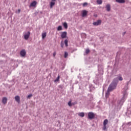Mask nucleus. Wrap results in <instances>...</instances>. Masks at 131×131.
Returning a JSON list of instances; mask_svg holds the SVG:
<instances>
[{
	"label": "nucleus",
	"mask_w": 131,
	"mask_h": 131,
	"mask_svg": "<svg viewBox=\"0 0 131 131\" xmlns=\"http://www.w3.org/2000/svg\"><path fill=\"white\" fill-rule=\"evenodd\" d=\"M117 85V83L116 82L113 81L110 84L108 88L107 89V91L105 93V97L108 98L109 95H110V92H112L113 90L116 89V86Z\"/></svg>",
	"instance_id": "nucleus-1"
},
{
	"label": "nucleus",
	"mask_w": 131,
	"mask_h": 131,
	"mask_svg": "<svg viewBox=\"0 0 131 131\" xmlns=\"http://www.w3.org/2000/svg\"><path fill=\"white\" fill-rule=\"evenodd\" d=\"M89 119H94L95 118V114L93 112H89L88 113Z\"/></svg>",
	"instance_id": "nucleus-2"
},
{
	"label": "nucleus",
	"mask_w": 131,
	"mask_h": 131,
	"mask_svg": "<svg viewBox=\"0 0 131 131\" xmlns=\"http://www.w3.org/2000/svg\"><path fill=\"white\" fill-rule=\"evenodd\" d=\"M30 36V32L28 31L27 32L25 33L24 38L25 39H26V40H27V39L29 38Z\"/></svg>",
	"instance_id": "nucleus-3"
},
{
	"label": "nucleus",
	"mask_w": 131,
	"mask_h": 131,
	"mask_svg": "<svg viewBox=\"0 0 131 131\" xmlns=\"http://www.w3.org/2000/svg\"><path fill=\"white\" fill-rule=\"evenodd\" d=\"M102 24V20H98L97 21L93 23V25L94 26H98V25H101Z\"/></svg>",
	"instance_id": "nucleus-4"
},
{
	"label": "nucleus",
	"mask_w": 131,
	"mask_h": 131,
	"mask_svg": "<svg viewBox=\"0 0 131 131\" xmlns=\"http://www.w3.org/2000/svg\"><path fill=\"white\" fill-rule=\"evenodd\" d=\"M61 38H66L67 37V32H62L61 34Z\"/></svg>",
	"instance_id": "nucleus-5"
},
{
	"label": "nucleus",
	"mask_w": 131,
	"mask_h": 131,
	"mask_svg": "<svg viewBox=\"0 0 131 131\" xmlns=\"http://www.w3.org/2000/svg\"><path fill=\"white\" fill-rule=\"evenodd\" d=\"M20 55L21 57H25L26 56V51L25 50H23L20 52Z\"/></svg>",
	"instance_id": "nucleus-6"
},
{
	"label": "nucleus",
	"mask_w": 131,
	"mask_h": 131,
	"mask_svg": "<svg viewBox=\"0 0 131 131\" xmlns=\"http://www.w3.org/2000/svg\"><path fill=\"white\" fill-rule=\"evenodd\" d=\"M105 8L106 9V11L107 12H110V11H111V6H110V4H107Z\"/></svg>",
	"instance_id": "nucleus-7"
},
{
	"label": "nucleus",
	"mask_w": 131,
	"mask_h": 131,
	"mask_svg": "<svg viewBox=\"0 0 131 131\" xmlns=\"http://www.w3.org/2000/svg\"><path fill=\"white\" fill-rule=\"evenodd\" d=\"M7 102H8V98H7V97H3L2 99V103L6 104H7Z\"/></svg>",
	"instance_id": "nucleus-8"
},
{
	"label": "nucleus",
	"mask_w": 131,
	"mask_h": 131,
	"mask_svg": "<svg viewBox=\"0 0 131 131\" xmlns=\"http://www.w3.org/2000/svg\"><path fill=\"white\" fill-rule=\"evenodd\" d=\"M55 2H56V0H52V2L50 3V8H52L54 6H55Z\"/></svg>",
	"instance_id": "nucleus-9"
},
{
	"label": "nucleus",
	"mask_w": 131,
	"mask_h": 131,
	"mask_svg": "<svg viewBox=\"0 0 131 131\" xmlns=\"http://www.w3.org/2000/svg\"><path fill=\"white\" fill-rule=\"evenodd\" d=\"M15 100L17 103H20V96H16L15 97Z\"/></svg>",
	"instance_id": "nucleus-10"
},
{
	"label": "nucleus",
	"mask_w": 131,
	"mask_h": 131,
	"mask_svg": "<svg viewBox=\"0 0 131 131\" xmlns=\"http://www.w3.org/2000/svg\"><path fill=\"white\" fill-rule=\"evenodd\" d=\"M116 2L119 4H124L125 3V1L124 0H116Z\"/></svg>",
	"instance_id": "nucleus-11"
},
{
	"label": "nucleus",
	"mask_w": 131,
	"mask_h": 131,
	"mask_svg": "<svg viewBox=\"0 0 131 131\" xmlns=\"http://www.w3.org/2000/svg\"><path fill=\"white\" fill-rule=\"evenodd\" d=\"M86 15H88V12L86 11V10H83L82 11V17H85Z\"/></svg>",
	"instance_id": "nucleus-12"
},
{
	"label": "nucleus",
	"mask_w": 131,
	"mask_h": 131,
	"mask_svg": "<svg viewBox=\"0 0 131 131\" xmlns=\"http://www.w3.org/2000/svg\"><path fill=\"white\" fill-rule=\"evenodd\" d=\"M78 115L80 116V117H84V113L81 112V113H79L78 114Z\"/></svg>",
	"instance_id": "nucleus-13"
},
{
	"label": "nucleus",
	"mask_w": 131,
	"mask_h": 131,
	"mask_svg": "<svg viewBox=\"0 0 131 131\" xmlns=\"http://www.w3.org/2000/svg\"><path fill=\"white\" fill-rule=\"evenodd\" d=\"M31 7H35L36 6V2L34 1L30 4Z\"/></svg>",
	"instance_id": "nucleus-14"
},
{
	"label": "nucleus",
	"mask_w": 131,
	"mask_h": 131,
	"mask_svg": "<svg viewBox=\"0 0 131 131\" xmlns=\"http://www.w3.org/2000/svg\"><path fill=\"white\" fill-rule=\"evenodd\" d=\"M54 81V82H58V81H60V75H58L57 78Z\"/></svg>",
	"instance_id": "nucleus-15"
},
{
	"label": "nucleus",
	"mask_w": 131,
	"mask_h": 131,
	"mask_svg": "<svg viewBox=\"0 0 131 131\" xmlns=\"http://www.w3.org/2000/svg\"><path fill=\"white\" fill-rule=\"evenodd\" d=\"M63 26L64 27V28H66V29H67V28H68V25L66 22L63 23Z\"/></svg>",
	"instance_id": "nucleus-16"
},
{
	"label": "nucleus",
	"mask_w": 131,
	"mask_h": 131,
	"mask_svg": "<svg viewBox=\"0 0 131 131\" xmlns=\"http://www.w3.org/2000/svg\"><path fill=\"white\" fill-rule=\"evenodd\" d=\"M97 3L98 5H102L103 4V0H97Z\"/></svg>",
	"instance_id": "nucleus-17"
},
{
	"label": "nucleus",
	"mask_w": 131,
	"mask_h": 131,
	"mask_svg": "<svg viewBox=\"0 0 131 131\" xmlns=\"http://www.w3.org/2000/svg\"><path fill=\"white\" fill-rule=\"evenodd\" d=\"M47 36V33L44 32L42 33V38L43 39Z\"/></svg>",
	"instance_id": "nucleus-18"
},
{
	"label": "nucleus",
	"mask_w": 131,
	"mask_h": 131,
	"mask_svg": "<svg viewBox=\"0 0 131 131\" xmlns=\"http://www.w3.org/2000/svg\"><path fill=\"white\" fill-rule=\"evenodd\" d=\"M63 28H62V26H59L57 27V30L58 31H61V30H62Z\"/></svg>",
	"instance_id": "nucleus-19"
},
{
	"label": "nucleus",
	"mask_w": 131,
	"mask_h": 131,
	"mask_svg": "<svg viewBox=\"0 0 131 131\" xmlns=\"http://www.w3.org/2000/svg\"><path fill=\"white\" fill-rule=\"evenodd\" d=\"M107 124H108V120L105 119L103 122V125H107Z\"/></svg>",
	"instance_id": "nucleus-20"
},
{
	"label": "nucleus",
	"mask_w": 131,
	"mask_h": 131,
	"mask_svg": "<svg viewBox=\"0 0 131 131\" xmlns=\"http://www.w3.org/2000/svg\"><path fill=\"white\" fill-rule=\"evenodd\" d=\"M118 79L120 80V81L123 80V78H122V77H121V75H119V76L118 77Z\"/></svg>",
	"instance_id": "nucleus-21"
},
{
	"label": "nucleus",
	"mask_w": 131,
	"mask_h": 131,
	"mask_svg": "<svg viewBox=\"0 0 131 131\" xmlns=\"http://www.w3.org/2000/svg\"><path fill=\"white\" fill-rule=\"evenodd\" d=\"M64 44L66 47H68V40L67 39L64 40Z\"/></svg>",
	"instance_id": "nucleus-22"
},
{
	"label": "nucleus",
	"mask_w": 131,
	"mask_h": 131,
	"mask_svg": "<svg viewBox=\"0 0 131 131\" xmlns=\"http://www.w3.org/2000/svg\"><path fill=\"white\" fill-rule=\"evenodd\" d=\"M68 105L69 106H70V107H71V106H72L73 105V103H71V101H70L69 102H68Z\"/></svg>",
	"instance_id": "nucleus-23"
},
{
	"label": "nucleus",
	"mask_w": 131,
	"mask_h": 131,
	"mask_svg": "<svg viewBox=\"0 0 131 131\" xmlns=\"http://www.w3.org/2000/svg\"><path fill=\"white\" fill-rule=\"evenodd\" d=\"M64 57V58H67V57H68V53H67V52H65Z\"/></svg>",
	"instance_id": "nucleus-24"
},
{
	"label": "nucleus",
	"mask_w": 131,
	"mask_h": 131,
	"mask_svg": "<svg viewBox=\"0 0 131 131\" xmlns=\"http://www.w3.org/2000/svg\"><path fill=\"white\" fill-rule=\"evenodd\" d=\"M60 46H61V48H63L64 47V43H63V41L61 42Z\"/></svg>",
	"instance_id": "nucleus-25"
},
{
	"label": "nucleus",
	"mask_w": 131,
	"mask_h": 131,
	"mask_svg": "<svg viewBox=\"0 0 131 131\" xmlns=\"http://www.w3.org/2000/svg\"><path fill=\"white\" fill-rule=\"evenodd\" d=\"M85 53L86 54H89V53H90V49H86Z\"/></svg>",
	"instance_id": "nucleus-26"
},
{
	"label": "nucleus",
	"mask_w": 131,
	"mask_h": 131,
	"mask_svg": "<svg viewBox=\"0 0 131 131\" xmlns=\"http://www.w3.org/2000/svg\"><path fill=\"white\" fill-rule=\"evenodd\" d=\"M32 97V94H30L27 96L28 99H30V98Z\"/></svg>",
	"instance_id": "nucleus-27"
},
{
	"label": "nucleus",
	"mask_w": 131,
	"mask_h": 131,
	"mask_svg": "<svg viewBox=\"0 0 131 131\" xmlns=\"http://www.w3.org/2000/svg\"><path fill=\"white\" fill-rule=\"evenodd\" d=\"M85 6H88V3H84L83 4V7H85Z\"/></svg>",
	"instance_id": "nucleus-28"
},
{
	"label": "nucleus",
	"mask_w": 131,
	"mask_h": 131,
	"mask_svg": "<svg viewBox=\"0 0 131 131\" xmlns=\"http://www.w3.org/2000/svg\"><path fill=\"white\" fill-rule=\"evenodd\" d=\"M106 127V125H103V130H105Z\"/></svg>",
	"instance_id": "nucleus-29"
},
{
	"label": "nucleus",
	"mask_w": 131,
	"mask_h": 131,
	"mask_svg": "<svg viewBox=\"0 0 131 131\" xmlns=\"http://www.w3.org/2000/svg\"><path fill=\"white\" fill-rule=\"evenodd\" d=\"M56 54H57V53H56V52H54L53 53V57H55V56H56Z\"/></svg>",
	"instance_id": "nucleus-30"
},
{
	"label": "nucleus",
	"mask_w": 131,
	"mask_h": 131,
	"mask_svg": "<svg viewBox=\"0 0 131 131\" xmlns=\"http://www.w3.org/2000/svg\"><path fill=\"white\" fill-rule=\"evenodd\" d=\"M20 12H21V10L18 9V11H17L18 14H19V13H20Z\"/></svg>",
	"instance_id": "nucleus-31"
},
{
	"label": "nucleus",
	"mask_w": 131,
	"mask_h": 131,
	"mask_svg": "<svg viewBox=\"0 0 131 131\" xmlns=\"http://www.w3.org/2000/svg\"><path fill=\"white\" fill-rule=\"evenodd\" d=\"M125 95H126V92H125V93L123 94V97H125Z\"/></svg>",
	"instance_id": "nucleus-32"
},
{
	"label": "nucleus",
	"mask_w": 131,
	"mask_h": 131,
	"mask_svg": "<svg viewBox=\"0 0 131 131\" xmlns=\"http://www.w3.org/2000/svg\"><path fill=\"white\" fill-rule=\"evenodd\" d=\"M127 124H130L131 125V122L127 123Z\"/></svg>",
	"instance_id": "nucleus-33"
},
{
	"label": "nucleus",
	"mask_w": 131,
	"mask_h": 131,
	"mask_svg": "<svg viewBox=\"0 0 131 131\" xmlns=\"http://www.w3.org/2000/svg\"><path fill=\"white\" fill-rule=\"evenodd\" d=\"M121 101H122L123 102H124V100H123V99H122Z\"/></svg>",
	"instance_id": "nucleus-34"
},
{
	"label": "nucleus",
	"mask_w": 131,
	"mask_h": 131,
	"mask_svg": "<svg viewBox=\"0 0 131 131\" xmlns=\"http://www.w3.org/2000/svg\"><path fill=\"white\" fill-rule=\"evenodd\" d=\"M116 79H117V78H115V79H114V80H116Z\"/></svg>",
	"instance_id": "nucleus-35"
},
{
	"label": "nucleus",
	"mask_w": 131,
	"mask_h": 131,
	"mask_svg": "<svg viewBox=\"0 0 131 131\" xmlns=\"http://www.w3.org/2000/svg\"><path fill=\"white\" fill-rule=\"evenodd\" d=\"M125 33V32H124V33H123V35H124Z\"/></svg>",
	"instance_id": "nucleus-36"
},
{
	"label": "nucleus",
	"mask_w": 131,
	"mask_h": 131,
	"mask_svg": "<svg viewBox=\"0 0 131 131\" xmlns=\"http://www.w3.org/2000/svg\"><path fill=\"white\" fill-rule=\"evenodd\" d=\"M84 35L85 36H86V35H85V34H84Z\"/></svg>",
	"instance_id": "nucleus-37"
}]
</instances>
